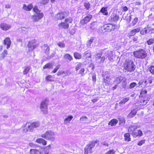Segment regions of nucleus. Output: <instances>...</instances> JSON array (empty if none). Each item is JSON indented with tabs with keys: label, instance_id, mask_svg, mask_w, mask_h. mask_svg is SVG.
I'll use <instances>...</instances> for the list:
<instances>
[{
	"label": "nucleus",
	"instance_id": "f257e3e1",
	"mask_svg": "<svg viewBox=\"0 0 154 154\" xmlns=\"http://www.w3.org/2000/svg\"><path fill=\"white\" fill-rule=\"evenodd\" d=\"M135 68L136 66L131 60H126L124 64V69L127 71L132 72L135 70Z\"/></svg>",
	"mask_w": 154,
	"mask_h": 154
},
{
	"label": "nucleus",
	"instance_id": "f03ea898",
	"mask_svg": "<svg viewBox=\"0 0 154 154\" xmlns=\"http://www.w3.org/2000/svg\"><path fill=\"white\" fill-rule=\"evenodd\" d=\"M133 54L135 57L141 59H145L147 55L146 51L143 49H140L134 51Z\"/></svg>",
	"mask_w": 154,
	"mask_h": 154
},
{
	"label": "nucleus",
	"instance_id": "7ed1b4c3",
	"mask_svg": "<svg viewBox=\"0 0 154 154\" xmlns=\"http://www.w3.org/2000/svg\"><path fill=\"white\" fill-rule=\"evenodd\" d=\"M97 140H94L90 142L85 147L84 154H88V153H92V149L94 147L96 143H98Z\"/></svg>",
	"mask_w": 154,
	"mask_h": 154
},
{
	"label": "nucleus",
	"instance_id": "20e7f679",
	"mask_svg": "<svg viewBox=\"0 0 154 154\" xmlns=\"http://www.w3.org/2000/svg\"><path fill=\"white\" fill-rule=\"evenodd\" d=\"M54 135L55 134L53 131H48L42 134L41 137L46 140L53 141L55 140Z\"/></svg>",
	"mask_w": 154,
	"mask_h": 154
},
{
	"label": "nucleus",
	"instance_id": "39448f33",
	"mask_svg": "<svg viewBox=\"0 0 154 154\" xmlns=\"http://www.w3.org/2000/svg\"><path fill=\"white\" fill-rule=\"evenodd\" d=\"M121 82H122V87L123 88L126 87L127 85V79L125 78L120 76L116 78L114 81V83L117 85Z\"/></svg>",
	"mask_w": 154,
	"mask_h": 154
},
{
	"label": "nucleus",
	"instance_id": "423d86ee",
	"mask_svg": "<svg viewBox=\"0 0 154 154\" xmlns=\"http://www.w3.org/2000/svg\"><path fill=\"white\" fill-rule=\"evenodd\" d=\"M48 103V100H45L42 101L41 103L40 109L41 111L43 114H47L48 113L47 105Z\"/></svg>",
	"mask_w": 154,
	"mask_h": 154
},
{
	"label": "nucleus",
	"instance_id": "0eeeda50",
	"mask_svg": "<svg viewBox=\"0 0 154 154\" xmlns=\"http://www.w3.org/2000/svg\"><path fill=\"white\" fill-rule=\"evenodd\" d=\"M69 14V11H65L56 14L55 15V17L57 20H62L68 16Z\"/></svg>",
	"mask_w": 154,
	"mask_h": 154
},
{
	"label": "nucleus",
	"instance_id": "6e6552de",
	"mask_svg": "<svg viewBox=\"0 0 154 154\" xmlns=\"http://www.w3.org/2000/svg\"><path fill=\"white\" fill-rule=\"evenodd\" d=\"M36 40L34 39L29 41L28 45L29 50V51H32L35 48L37 47L38 45L36 44Z\"/></svg>",
	"mask_w": 154,
	"mask_h": 154
},
{
	"label": "nucleus",
	"instance_id": "1a4fd4ad",
	"mask_svg": "<svg viewBox=\"0 0 154 154\" xmlns=\"http://www.w3.org/2000/svg\"><path fill=\"white\" fill-rule=\"evenodd\" d=\"M43 16L44 14L42 13H35L32 16V18L34 22H36L42 19L43 17Z\"/></svg>",
	"mask_w": 154,
	"mask_h": 154
},
{
	"label": "nucleus",
	"instance_id": "9d476101",
	"mask_svg": "<svg viewBox=\"0 0 154 154\" xmlns=\"http://www.w3.org/2000/svg\"><path fill=\"white\" fill-rule=\"evenodd\" d=\"M103 28L105 30L109 32H110L114 30L116 28V26L112 24L109 23L104 25Z\"/></svg>",
	"mask_w": 154,
	"mask_h": 154
},
{
	"label": "nucleus",
	"instance_id": "9b49d317",
	"mask_svg": "<svg viewBox=\"0 0 154 154\" xmlns=\"http://www.w3.org/2000/svg\"><path fill=\"white\" fill-rule=\"evenodd\" d=\"M92 18V16L91 15H88L87 16L83 18L80 22V23L81 25H84L89 21Z\"/></svg>",
	"mask_w": 154,
	"mask_h": 154
},
{
	"label": "nucleus",
	"instance_id": "f8f14e48",
	"mask_svg": "<svg viewBox=\"0 0 154 154\" xmlns=\"http://www.w3.org/2000/svg\"><path fill=\"white\" fill-rule=\"evenodd\" d=\"M69 24L65 22H61L59 24L58 26L59 28L66 29L69 27Z\"/></svg>",
	"mask_w": 154,
	"mask_h": 154
},
{
	"label": "nucleus",
	"instance_id": "ddd939ff",
	"mask_svg": "<svg viewBox=\"0 0 154 154\" xmlns=\"http://www.w3.org/2000/svg\"><path fill=\"white\" fill-rule=\"evenodd\" d=\"M110 17L111 21H113L115 22H116L119 19V16L118 14L114 13L112 14Z\"/></svg>",
	"mask_w": 154,
	"mask_h": 154
},
{
	"label": "nucleus",
	"instance_id": "4468645a",
	"mask_svg": "<svg viewBox=\"0 0 154 154\" xmlns=\"http://www.w3.org/2000/svg\"><path fill=\"white\" fill-rule=\"evenodd\" d=\"M143 132L141 130H139L137 131H135L131 135L133 137L136 138L137 137H140L143 135Z\"/></svg>",
	"mask_w": 154,
	"mask_h": 154
},
{
	"label": "nucleus",
	"instance_id": "2eb2a0df",
	"mask_svg": "<svg viewBox=\"0 0 154 154\" xmlns=\"http://www.w3.org/2000/svg\"><path fill=\"white\" fill-rule=\"evenodd\" d=\"M140 30V28L132 30L128 33V36L129 37L134 36L136 34V33L139 32Z\"/></svg>",
	"mask_w": 154,
	"mask_h": 154
},
{
	"label": "nucleus",
	"instance_id": "dca6fc26",
	"mask_svg": "<svg viewBox=\"0 0 154 154\" xmlns=\"http://www.w3.org/2000/svg\"><path fill=\"white\" fill-rule=\"evenodd\" d=\"M3 43L4 45L7 46V48L8 49L10 48L11 44L10 38L9 37L6 38L4 40Z\"/></svg>",
	"mask_w": 154,
	"mask_h": 154
},
{
	"label": "nucleus",
	"instance_id": "f3484780",
	"mask_svg": "<svg viewBox=\"0 0 154 154\" xmlns=\"http://www.w3.org/2000/svg\"><path fill=\"white\" fill-rule=\"evenodd\" d=\"M139 127H138V126L135 125H133L128 128V131L129 133L131 134L135 131V130Z\"/></svg>",
	"mask_w": 154,
	"mask_h": 154
},
{
	"label": "nucleus",
	"instance_id": "a211bd4d",
	"mask_svg": "<svg viewBox=\"0 0 154 154\" xmlns=\"http://www.w3.org/2000/svg\"><path fill=\"white\" fill-rule=\"evenodd\" d=\"M1 29L4 30H7L11 28V26L6 23H2L0 26Z\"/></svg>",
	"mask_w": 154,
	"mask_h": 154
},
{
	"label": "nucleus",
	"instance_id": "6ab92c4d",
	"mask_svg": "<svg viewBox=\"0 0 154 154\" xmlns=\"http://www.w3.org/2000/svg\"><path fill=\"white\" fill-rule=\"evenodd\" d=\"M106 56L108 58L109 60L111 61L112 60L113 57L112 51H108L106 53Z\"/></svg>",
	"mask_w": 154,
	"mask_h": 154
},
{
	"label": "nucleus",
	"instance_id": "aec40b11",
	"mask_svg": "<svg viewBox=\"0 0 154 154\" xmlns=\"http://www.w3.org/2000/svg\"><path fill=\"white\" fill-rule=\"evenodd\" d=\"M103 75H104V82L105 83V85L109 84L111 79L110 76L109 75H106L104 74Z\"/></svg>",
	"mask_w": 154,
	"mask_h": 154
},
{
	"label": "nucleus",
	"instance_id": "412c9836",
	"mask_svg": "<svg viewBox=\"0 0 154 154\" xmlns=\"http://www.w3.org/2000/svg\"><path fill=\"white\" fill-rule=\"evenodd\" d=\"M97 27V23L96 22L92 23L89 25L90 29L92 30H96Z\"/></svg>",
	"mask_w": 154,
	"mask_h": 154
},
{
	"label": "nucleus",
	"instance_id": "4be33fe9",
	"mask_svg": "<svg viewBox=\"0 0 154 154\" xmlns=\"http://www.w3.org/2000/svg\"><path fill=\"white\" fill-rule=\"evenodd\" d=\"M118 123V120H117L113 119L109 122L108 124L111 126H113L116 125Z\"/></svg>",
	"mask_w": 154,
	"mask_h": 154
},
{
	"label": "nucleus",
	"instance_id": "5701e85b",
	"mask_svg": "<svg viewBox=\"0 0 154 154\" xmlns=\"http://www.w3.org/2000/svg\"><path fill=\"white\" fill-rule=\"evenodd\" d=\"M100 12L102 13L103 14L105 15H107L108 14L107 8H102L100 11Z\"/></svg>",
	"mask_w": 154,
	"mask_h": 154
},
{
	"label": "nucleus",
	"instance_id": "b1692460",
	"mask_svg": "<svg viewBox=\"0 0 154 154\" xmlns=\"http://www.w3.org/2000/svg\"><path fill=\"white\" fill-rule=\"evenodd\" d=\"M137 112L135 109H133L128 115V116L129 118L134 117L136 114Z\"/></svg>",
	"mask_w": 154,
	"mask_h": 154
},
{
	"label": "nucleus",
	"instance_id": "393cba45",
	"mask_svg": "<svg viewBox=\"0 0 154 154\" xmlns=\"http://www.w3.org/2000/svg\"><path fill=\"white\" fill-rule=\"evenodd\" d=\"M36 141L39 143H42L44 145H45L47 144L46 140L42 138H38L36 139Z\"/></svg>",
	"mask_w": 154,
	"mask_h": 154
},
{
	"label": "nucleus",
	"instance_id": "a878e982",
	"mask_svg": "<svg viewBox=\"0 0 154 154\" xmlns=\"http://www.w3.org/2000/svg\"><path fill=\"white\" fill-rule=\"evenodd\" d=\"M95 38L94 37H91L87 43V46L88 48H90L91 46V44L94 40Z\"/></svg>",
	"mask_w": 154,
	"mask_h": 154
},
{
	"label": "nucleus",
	"instance_id": "bb28decb",
	"mask_svg": "<svg viewBox=\"0 0 154 154\" xmlns=\"http://www.w3.org/2000/svg\"><path fill=\"white\" fill-rule=\"evenodd\" d=\"M63 57L65 59H67L69 62L71 61L73 59L72 57L68 54H66L64 55Z\"/></svg>",
	"mask_w": 154,
	"mask_h": 154
},
{
	"label": "nucleus",
	"instance_id": "cd10ccee",
	"mask_svg": "<svg viewBox=\"0 0 154 154\" xmlns=\"http://www.w3.org/2000/svg\"><path fill=\"white\" fill-rule=\"evenodd\" d=\"M129 100L128 97L125 98L120 101L119 103V105L121 106L122 105L125 104Z\"/></svg>",
	"mask_w": 154,
	"mask_h": 154
},
{
	"label": "nucleus",
	"instance_id": "c85d7f7f",
	"mask_svg": "<svg viewBox=\"0 0 154 154\" xmlns=\"http://www.w3.org/2000/svg\"><path fill=\"white\" fill-rule=\"evenodd\" d=\"M130 134L129 133H127L124 134V137H125V141L128 142L131 140Z\"/></svg>",
	"mask_w": 154,
	"mask_h": 154
},
{
	"label": "nucleus",
	"instance_id": "c756f323",
	"mask_svg": "<svg viewBox=\"0 0 154 154\" xmlns=\"http://www.w3.org/2000/svg\"><path fill=\"white\" fill-rule=\"evenodd\" d=\"M73 116H69L67 118L65 119L64 121V123L65 124H67L73 118Z\"/></svg>",
	"mask_w": 154,
	"mask_h": 154
},
{
	"label": "nucleus",
	"instance_id": "7c9ffc66",
	"mask_svg": "<svg viewBox=\"0 0 154 154\" xmlns=\"http://www.w3.org/2000/svg\"><path fill=\"white\" fill-rule=\"evenodd\" d=\"M74 56L76 59H80L82 58L81 54L77 52L74 53Z\"/></svg>",
	"mask_w": 154,
	"mask_h": 154
},
{
	"label": "nucleus",
	"instance_id": "2f4dec72",
	"mask_svg": "<svg viewBox=\"0 0 154 154\" xmlns=\"http://www.w3.org/2000/svg\"><path fill=\"white\" fill-rule=\"evenodd\" d=\"M119 124L121 126H123L124 125L125 123V120L124 118L121 117L119 119Z\"/></svg>",
	"mask_w": 154,
	"mask_h": 154
},
{
	"label": "nucleus",
	"instance_id": "473e14b6",
	"mask_svg": "<svg viewBox=\"0 0 154 154\" xmlns=\"http://www.w3.org/2000/svg\"><path fill=\"white\" fill-rule=\"evenodd\" d=\"M147 93V91L146 90H141L140 91V97H144L145 96Z\"/></svg>",
	"mask_w": 154,
	"mask_h": 154
},
{
	"label": "nucleus",
	"instance_id": "72a5a7b5",
	"mask_svg": "<svg viewBox=\"0 0 154 154\" xmlns=\"http://www.w3.org/2000/svg\"><path fill=\"white\" fill-rule=\"evenodd\" d=\"M102 51L100 52L99 53H97L96 56V60L97 61V60H100V58L102 57Z\"/></svg>",
	"mask_w": 154,
	"mask_h": 154
},
{
	"label": "nucleus",
	"instance_id": "f704fd0d",
	"mask_svg": "<svg viewBox=\"0 0 154 154\" xmlns=\"http://www.w3.org/2000/svg\"><path fill=\"white\" fill-rule=\"evenodd\" d=\"M26 126H28L29 130L30 131H32L34 128L33 127H32V125L30 123H26Z\"/></svg>",
	"mask_w": 154,
	"mask_h": 154
},
{
	"label": "nucleus",
	"instance_id": "c9c22d12",
	"mask_svg": "<svg viewBox=\"0 0 154 154\" xmlns=\"http://www.w3.org/2000/svg\"><path fill=\"white\" fill-rule=\"evenodd\" d=\"M7 54V51L5 50H4V51L1 54L0 58L1 59H3Z\"/></svg>",
	"mask_w": 154,
	"mask_h": 154
},
{
	"label": "nucleus",
	"instance_id": "e433bc0d",
	"mask_svg": "<svg viewBox=\"0 0 154 154\" xmlns=\"http://www.w3.org/2000/svg\"><path fill=\"white\" fill-rule=\"evenodd\" d=\"M138 20V18H135L132 23L131 24V26H134L137 23Z\"/></svg>",
	"mask_w": 154,
	"mask_h": 154
},
{
	"label": "nucleus",
	"instance_id": "4c0bfd02",
	"mask_svg": "<svg viewBox=\"0 0 154 154\" xmlns=\"http://www.w3.org/2000/svg\"><path fill=\"white\" fill-rule=\"evenodd\" d=\"M53 66L52 64L51 63H49L46 64L43 67L44 69L46 68H51Z\"/></svg>",
	"mask_w": 154,
	"mask_h": 154
},
{
	"label": "nucleus",
	"instance_id": "58836bf2",
	"mask_svg": "<svg viewBox=\"0 0 154 154\" xmlns=\"http://www.w3.org/2000/svg\"><path fill=\"white\" fill-rule=\"evenodd\" d=\"M31 67L29 66H28L24 69L23 72V73L24 75H26L29 72L30 69Z\"/></svg>",
	"mask_w": 154,
	"mask_h": 154
},
{
	"label": "nucleus",
	"instance_id": "ea45409f",
	"mask_svg": "<svg viewBox=\"0 0 154 154\" xmlns=\"http://www.w3.org/2000/svg\"><path fill=\"white\" fill-rule=\"evenodd\" d=\"M148 70L152 74L154 75V66H150L149 67Z\"/></svg>",
	"mask_w": 154,
	"mask_h": 154
},
{
	"label": "nucleus",
	"instance_id": "a19ab883",
	"mask_svg": "<svg viewBox=\"0 0 154 154\" xmlns=\"http://www.w3.org/2000/svg\"><path fill=\"white\" fill-rule=\"evenodd\" d=\"M84 6L85 7L86 9L87 10H88L90 8L91 5L89 2H85L84 3Z\"/></svg>",
	"mask_w": 154,
	"mask_h": 154
},
{
	"label": "nucleus",
	"instance_id": "79ce46f5",
	"mask_svg": "<svg viewBox=\"0 0 154 154\" xmlns=\"http://www.w3.org/2000/svg\"><path fill=\"white\" fill-rule=\"evenodd\" d=\"M33 11L35 12V13H41V11L39 10L38 8V7L37 6H35L33 8Z\"/></svg>",
	"mask_w": 154,
	"mask_h": 154
},
{
	"label": "nucleus",
	"instance_id": "37998d69",
	"mask_svg": "<svg viewBox=\"0 0 154 154\" xmlns=\"http://www.w3.org/2000/svg\"><path fill=\"white\" fill-rule=\"evenodd\" d=\"M147 44L148 45H151L154 43V38L148 40L147 41Z\"/></svg>",
	"mask_w": 154,
	"mask_h": 154
},
{
	"label": "nucleus",
	"instance_id": "c03bdc74",
	"mask_svg": "<svg viewBox=\"0 0 154 154\" xmlns=\"http://www.w3.org/2000/svg\"><path fill=\"white\" fill-rule=\"evenodd\" d=\"M72 18L70 17H69L66 18L65 20V22L66 23H71L72 21Z\"/></svg>",
	"mask_w": 154,
	"mask_h": 154
},
{
	"label": "nucleus",
	"instance_id": "a18cd8bd",
	"mask_svg": "<svg viewBox=\"0 0 154 154\" xmlns=\"http://www.w3.org/2000/svg\"><path fill=\"white\" fill-rule=\"evenodd\" d=\"M137 85V84L134 82H133L130 84L129 86V88L130 89H132L134 88Z\"/></svg>",
	"mask_w": 154,
	"mask_h": 154
},
{
	"label": "nucleus",
	"instance_id": "49530a36",
	"mask_svg": "<svg viewBox=\"0 0 154 154\" xmlns=\"http://www.w3.org/2000/svg\"><path fill=\"white\" fill-rule=\"evenodd\" d=\"M88 118L85 116H83L80 119V120L82 122L86 121L88 120Z\"/></svg>",
	"mask_w": 154,
	"mask_h": 154
},
{
	"label": "nucleus",
	"instance_id": "de8ad7c7",
	"mask_svg": "<svg viewBox=\"0 0 154 154\" xmlns=\"http://www.w3.org/2000/svg\"><path fill=\"white\" fill-rule=\"evenodd\" d=\"M21 31L22 33L27 34L28 32V29L25 27H23L21 28Z\"/></svg>",
	"mask_w": 154,
	"mask_h": 154
},
{
	"label": "nucleus",
	"instance_id": "09e8293b",
	"mask_svg": "<svg viewBox=\"0 0 154 154\" xmlns=\"http://www.w3.org/2000/svg\"><path fill=\"white\" fill-rule=\"evenodd\" d=\"M146 29V28H145L140 31V33L141 35H145L147 33V30Z\"/></svg>",
	"mask_w": 154,
	"mask_h": 154
},
{
	"label": "nucleus",
	"instance_id": "8fccbe9b",
	"mask_svg": "<svg viewBox=\"0 0 154 154\" xmlns=\"http://www.w3.org/2000/svg\"><path fill=\"white\" fill-rule=\"evenodd\" d=\"M105 59V58L104 56H102V57L99 60H97V62L98 63H102L104 62Z\"/></svg>",
	"mask_w": 154,
	"mask_h": 154
},
{
	"label": "nucleus",
	"instance_id": "3c124183",
	"mask_svg": "<svg viewBox=\"0 0 154 154\" xmlns=\"http://www.w3.org/2000/svg\"><path fill=\"white\" fill-rule=\"evenodd\" d=\"M31 124L32 125L33 128H35L38 127L39 125V124L38 122H34L32 123H31Z\"/></svg>",
	"mask_w": 154,
	"mask_h": 154
},
{
	"label": "nucleus",
	"instance_id": "603ef678",
	"mask_svg": "<svg viewBox=\"0 0 154 154\" xmlns=\"http://www.w3.org/2000/svg\"><path fill=\"white\" fill-rule=\"evenodd\" d=\"M82 63H78L76 65L75 68V70L77 71L81 67Z\"/></svg>",
	"mask_w": 154,
	"mask_h": 154
},
{
	"label": "nucleus",
	"instance_id": "864d4df0",
	"mask_svg": "<svg viewBox=\"0 0 154 154\" xmlns=\"http://www.w3.org/2000/svg\"><path fill=\"white\" fill-rule=\"evenodd\" d=\"M44 46L45 47H46V49H45L46 53L48 54L50 50L49 47L48 46L47 44H45Z\"/></svg>",
	"mask_w": 154,
	"mask_h": 154
},
{
	"label": "nucleus",
	"instance_id": "5fc2aeb1",
	"mask_svg": "<svg viewBox=\"0 0 154 154\" xmlns=\"http://www.w3.org/2000/svg\"><path fill=\"white\" fill-rule=\"evenodd\" d=\"M36 154H42V149L39 148V149H36Z\"/></svg>",
	"mask_w": 154,
	"mask_h": 154
},
{
	"label": "nucleus",
	"instance_id": "6e6d98bb",
	"mask_svg": "<svg viewBox=\"0 0 154 154\" xmlns=\"http://www.w3.org/2000/svg\"><path fill=\"white\" fill-rule=\"evenodd\" d=\"M115 151L113 149H112L109 150L105 154H114L115 153Z\"/></svg>",
	"mask_w": 154,
	"mask_h": 154
},
{
	"label": "nucleus",
	"instance_id": "4d7b16f0",
	"mask_svg": "<svg viewBox=\"0 0 154 154\" xmlns=\"http://www.w3.org/2000/svg\"><path fill=\"white\" fill-rule=\"evenodd\" d=\"M60 66V65H58L56 66V67L54 69V70L52 71L53 73H56L58 69L59 68Z\"/></svg>",
	"mask_w": 154,
	"mask_h": 154
},
{
	"label": "nucleus",
	"instance_id": "13d9d810",
	"mask_svg": "<svg viewBox=\"0 0 154 154\" xmlns=\"http://www.w3.org/2000/svg\"><path fill=\"white\" fill-rule=\"evenodd\" d=\"M23 130L24 132H27L28 130H29V129L28 128V126H26V124L23 127Z\"/></svg>",
	"mask_w": 154,
	"mask_h": 154
},
{
	"label": "nucleus",
	"instance_id": "bf43d9fd",
	"mask_svg": "<svg viewBox=\"0 0 154 154\" xmlns=\"http://www.w3.org/2000/svg\"><path fill=\"white\" fill-rule=\"evenodd\" d=\"M85 71V69L84 68H82L80 70L79 73L81 74L82 76H83L84 75V72Z\"/></svg>",
	"mask_w": 154,
	"mask_h": 154
},
{
	"label": "nucleus",
	"instance_id": "052dcab7",
	"mask_svg": "<svg viewBox=\"0 0 154 154\" xmlns=\"http://www.w3.org/2000/svg\"><path fill=\"white\" fill-rule=\"evenodd\" d=\"M30 152L31 154H36V149H32L30 150Z\"/></svg>",
	"mask_w": 154,
	"mask_h": 154
},
{
	"label": "nucleus",
	"instance_id": "680f3d73",
	"mask_svg": "<svg viewBox=\"0 0 154 154\" xmlns=\"http://www.w3.org/2000/svg\"><path fill=\"white\" fill-rule=\"evenodd\" d=\"M145 143L144 140H142L139 142L137 143V145L139 146H141Z\"/></svg>",
	"mask_w": 154,
	"mask_h": 154
},
{
	"label": "nucleus",
	"instance_id": "e2e57ef3",
	"mask_svg": "<svg viewBox=\"0 0 154 154\" xmlns=\"http://www.w3.org/2000/svg\"><path fill=\"white\" fill-rule=\"evenodd\" d=\"M51 78H52L51 75H49L46 77L45 79L46 81H51Z\"/></svg>",
	"mask_w": 154,
	"mask_h": 154
},
{
	"label": "nucleus",
	"instance_id": "0e129e2a",
	"mask_svg": "<svg viewBox=\"0 0 154 154\" xmlns=\"http://www.w3.org/2000/svg\"><path fill=\"white\" fill-rule=\"evenodd\" d=\"M140 103H140V105H146L147 103V101L146 100H142V101H140Z\"/></svg>",
	"mask_w": 154,
	"mask_h": 154
},
{
	"label": "nucleus",
	"instance_id": "69168bd1",
	"mask_svg": "<svg viewBox=\"0 0 154 154\" xmlns=\"http://www.w3.org/2000/svg\"><path fill=\"white\" fill-rule=\"evenodd\" d=\"M33 6L32 5L30 4L28 5V11H30L33 8Z\"/></svg>",
	"mask_w": 154,
	"mask_h": 154
},
{
	"label": "nucleus",
	"instance_id": "338daca9",
	"mask_svg": "<svg viewBox=\"0 0 154 154\" xmlns=\"http://www.w3.org/2000/svg\"><path fill=\"white\" fill-rule=\"evenodd\" d=\"M58 45L60 47H64L65 46L64 44L62 43H59Z\"/></svg>",
	"mask_w": 154,
	"mask_h": 154
},
{
	"label": "nucleus",
	"instance_id": "774afa93",
	"mask_svg": "<svg viewBox=\"0 0 154 154\" xmlns=\"http://www.w3.org/2000/svg\"><path fill=\"white\" fill-rule=\"evenodd\" d=\"M152 77L151 76L149 77L148 78V82H149L150 84H151L152 83Z\"/></svg>",
	"mask_w": 154,
	"mask_h": 154
}]
</instances>
